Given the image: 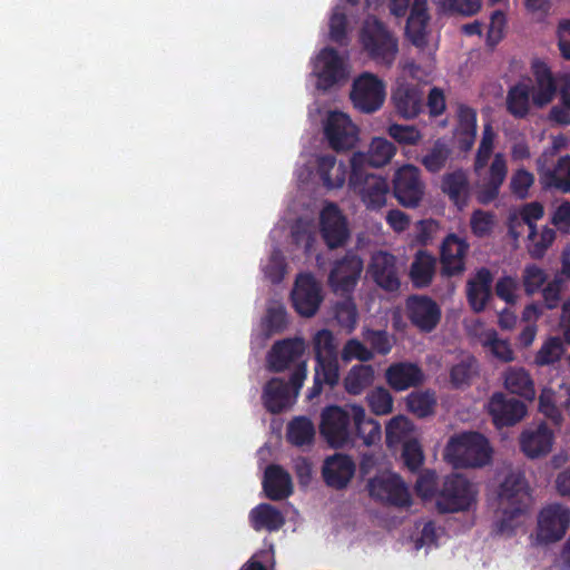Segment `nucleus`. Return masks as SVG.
<instances>
[{"label": "nucleus", "mask_w": 570, "mask_h": 570, "mask_svg": "<svg viewBox=\"0 0 570 570\" xmlns=\"http://www.w3.org/2000/svg\"><path fill=\"white\" fill-rule=\"evenodd\" d=\"M444 458L455 469L483 466L491 459V448L481 433L463 432L449 440Z\"/></svg>", "instance_id": "1"}, {"label": "nucleus", "mask_w": 570, "mask_h": 570, "mask_svg": "<svg viewBox=\"0 0 570 570\" xmlns=\"http://www.w3.org/2000/svg\"><path fill=\"white\" fill-rule=\"evenodd\" d=\"M360 42L376 65L393 66L399 53V40L384 22L377 18L367 19L360 31Z\"/></svg>", "instance_id": "2"}, {"label": "nucleus", "mask_w": 570, "mask_h": 570, "mask_svg": "<svg viewBox=\"0 0 570 570\" xmlns=\"http://www.w3.org/2000/svg\"><path fill=\"white\" fill-rule=\"evenodd\" d=\"M531 503L529 484L521 473H509L500 485L499 505L503 513L500 529L508 527L514 518L524 514Z\"/></svg>", "instance_id": "3"}, {"label": "nucleus", "mask_w": 570, "mask_h": 570, "mask_svg": "<svg viewBox=\"0 0 570 570\" xmlns=\"http://www.w3.org/2000/svg\"><path fill=\"white\" fill-rule=\"evenodd\" d=\"M348 186L366 209L377 212L386 205L391 186L387 178L368 170L351 168Z\"/></svg>", "instance_id": "4"}, {"label": "nucleus", "mask_w": 570, "mask_h": 570, "mask_svg": "<svg viewBox=\"0 0 570 570\" xmlns=\"http://www.w3.org/2000/svg\"><path fill=\"white\" fill-rule=\"evenodd\" d=\"M476 490L473 484L459 473L446 475L438 492L436 508L442 513L469 510L475 501Z\"/></svg>", "instance_id": "5"}, {"label": "nucleus", "mask_w": 570, "mask_h": 570, "mask_svg": "<svg viewBox=\"0 0 570 570\" xmlns=\"http://www.w3.org/2000/svg\"><path fill=\"white\" fill-rule=\"evenodd\" d=\"M320 432L333 449L350 445L353 442V411L338 405L326 406L321 414Z\"/></svg>", "instance_id": "6"}, {"label": "nucleus", "mask_w": 570, "mask_h": 570, "mask_svg": "<svg viewBox=\"0 0 570 570\" xmlns=\"http://www.w3.org/2000/svg\"><path fill=\"white\" fill-rule=\"evenodd\" d=\"M385 85L377 76L363 72L352 85L351 100L354 107L363 114L377 111L385 100Z\"/></svg>", "instance_id": "7"}, {"label": "nucleus", "mask_w": 570, "mask_h": 570, "mask_svg": "<svg viewBox=\"0 0 570 570\" xmlns=\"http://www.w3.org/2000/svg\"><path fill=\"white\" fill-rule=\"evenodd\" d=\"M392 193L401 206L416 208L425 193L420 169L414 165H404L399 168L393 177Z\"/></svg>", "instance_id": "8"}, {"label": "nucleus", "mask_w": 570, "mask_h": 570, "mask_svg": "<svg viewBox=\"0 0 570 570\" xmlns=\"http://www.w3.org/2000/svg\"><path fill=\"white\" fill-rule=\"evenodd\" d=\"M320 233L330 249L343 247L350 239L347 219L335 203H328L321 210Z\"/></svg>", "instance_id": "9"}, {"label": "nucleus", "mask_w": 570, "mask_h": 570, "mask_svg": "<svg viewBox=\"0 0 570 570\" xmlns=\"http://www.w3.org/2000/svg\"><path fill=\"white\" fill-rule=\"evenodd\" d=\"M405 309L410 323L422 333L433 332L442 317L439 304L426 295H410L405 301Z\"/></svg>", "instance_id": "10"}, {"label": "nucleus", "mask_w": 570, "mask_h": 570, "mask_svg": "<svg viewBox=\"0 0 570 570\" xmlns=\"http://www.w3.org/2000/svg\"><path fill=\"white\" fill-rule=\"evenodd\" d=\"M363 259L353 250L346 252L335 261L330 275L328 283L335 293L342 295L352 294L363 272Z\"/></svg>", "instance_id": "11"}, {"label": "nucleus", "mask_w": 570, "mask_h": 570, "mask_svg": "<svg viewBox=\"0 0 570 570\" xmlns=\"http://www.w3.org/2000/svg\"><path fill=\"white\" fill-rule=\"evenodd\" d=\"M328 145L335 151L352 149L358 140V129L351 118L342 111L328 114L324 127Z\"/></svg>", "instance_id": "12"}, {"label": "nucleus", "mask_w": 570, "mask_h": 570, "mask_svg": "<svg viewBox=\"0 0 570 570\" xmlns=\"http://www.w3.org/2000/svg\"><path fill=\"white\" fill-rule=\"evenodd\" d=\"M554 443V433L546 421L528 425L520 434L519 445L522 453L529 459H539L548 455Z\"/></svg>", "instance_id": "13"}, {"label": "nucleus", "mask_w": 570, "mask_h": 570, "mask_svg": "<svg viewBox=\"0 0 570 570\" xmlns=\"http://www.w3.org/2000/svg\"><path fill=\"white\" fill-rule=\"evenodd\" d=\"M570 525V510L561 504H550L541 510L538 529L542 542L553 543L566 534Z\"/></svg>", "instance_id": "14"}, {"label": "nucleus", "mask_w": 570, "mask_h": 570, "mask_svg": "<svg viewBox=\"0 0 570 570\" xmlns=\"http://www.w3.org/2000/svg\"><path fill=\"white\" fill-rule=\"evenodd\" d=\"M533 85L530 87L531 101L534 107L543 108L551 104L558 92V81L551 68L542 60L531 63Z\"/></svg>", "instance_id": "15"}, {"label": "nucleus", "mask_w": 570, "mask_h": 570, "mask_svg": "<svg viewBox=\"0 0 570 570\" xmlns=\"http://www.w3.org/2000/svg\"><path fill=\"white\" fill-rule=\"evenodd\" d=\"M291 296L295 311L305 317L315 315L323 301L321 287L309 274L297 277Z\"/></svg>", "instance_id": "16"}, {"label": "nucleus", "mask_w": 570, "mask_h": 570, "mask_svg": "<svg viewBox=\"0 0 570 570\" xmlns=\"http://www.w3.org/2000/svg\"><path fill=\"white\" fill-rule=\"evenodd\" d=\"M370 495L396 507H409L411 494L399 475L375 476L367 483Z\"/></svg>", "instance_id": "17"}, {"label": "nucleus", "mask_w": 570, "mask_h": 570, "mask_svg": "<svg viewBox=\"0 0 570 570\" xmlns=\"http://www.w3.org/2000/svg\"><path fill=\"white\" fill-rule=\"evenodd\" d=\"M306 344L302 337L284 338L273 344L267 354V368L271 372L279 373L287 370L292 364L299 363Z\"/></svg>", "instance_id": "18"}, {"label": "nucleus", "mask_w": 570, "mask_h": 570, "mask_svg": "<svg viewBox=\"0 0 570 570\" xmlns=\"http://www.w3.org/2000/svg\"><path fill=\"white\" fill-rule=\"evenodd\" d=\"M488 409L498 429L515 425L528 412L527 405L522 401L507 397L500 392L491 396Z\"/></svg>", "instance_id": "19"}, {"label": "nucleus", "mask_w": 570, "mask_h": 570, "mask_svg": "<svg viewBox=\"0 0 570 570\" xmlns=\"http://www.w3.org/2000/svg\"><path fill=\"white\" fill-rule=\"evenodd\" d=\"M355 473V463L347 454L335 453L327 456L322 465L324 483L334 490L347 488Z\"/></svg>", "instance_id": "20"}, {"label": "nucleus", "mask_w": 570, "mask_h": 570, "mask_svg": "<svg viewBox=\"0 0 570 570\" xmlns=\"http://www.w3.org/2000/svg\"><path fill=\"white\" fill-rule=\"evenodd\" d=\"M469 244L455 234H449L441 245V273L452 277L462 274L465 269V255Z\"/></svg>", "instance_id": "21"}, {"label": "nucleus", "mask_w": 570, "mask_h": 570, "mask_svg": "<svg viewBox=\"0 0 570 570\" xmlns=\"http://www.w3.org/2000/svg\"><path fill=\"white\" fill-rule=\"evenodd\" d=\"M396 148L393 142L383 137L372 139L367 153L356 151L351 157V168L368 170L370 167L379 168L392 159Z\"/></svg>", "instance_id": "22"}, {"label": "nucleus", "mask_w": 570, "mask_h": 570, "mask_svg": "<svg viewBox=\"0 0 570 570\" xmlns=\"http://www.w3.org/2000/svg\"><path fill=\"white\" fill-rule=\"evenodd\" d=\"M368 273L373 281L387 292L400 289L401 282L397 275L396 258L387 252H377L372 255Z\"/></svg>", "instance_id": "23"}, {"label": "nucleus", "mask_w": 570, "mask_h": 570, "mask_svg": "<svg viewBox=\"0 0 570 570\" xmlns=\"http://www.w3.org/2000/svg\"><path fill=\"white\" fill-rule=\"evenodd\" d=\"M391 100L396 114L404 119L416 118L424 108L423 90L413 83H401L392 92Z\"/></svg>", "instance_id": "24"}, {"label": "nucleus", "mask_w": 570, "mask_h": 570, "mask_svg": "<svg viewBox=\"0 0 570 570\" xmlns=\"http://www.w3.org/2000/svg\"><path fill=\"white\" fill-rule=\"evenodd\" d=\"M539 180L544 190H558L570 194V155L561 156L553 168H548L544 161L537 160Z\"/></svg>", "instance_id": "25"}, {"label": "nucleus", "mask_w": 570, "mask_h": 570, "mask_svg": "<svg viewBox=\"0 0 570 570\" xmlns=\"http://www.w3.org/2000/svg\"><path fill=\"white\" fill-rule=\"evenodd\" d=\"M385 377L387 384L394 391L400 392L421 385L424 381V373L415 363L397 362L386 368Z\"/></svg>", "instance_id": "26"}, {"label": "nucleus", "mask_w": 570, "mask_h": 570, "mask_svg": "<svg viewBox=\"0 0 570 570\" xmlns=\"http://www.w3.org/2000/svg\"><path fill=\"white\" fill-rule=\"evenodd\" d=\"M317 77L325 89L333 87L344 79L345 70L342 58L336 49L326 47L317 56Z\"/></svg>", "instance_id": "27"}, {"label": "nucleus", "mask_w": 570, "mask_h": 570, "mask_svg": "<svg viewBox=\"0 0 570 570\" xmlns=\"http://www.w3.org/2000/svg\"><path fill=\"white\" fill-rule=\"evenodd\" d=\"M492 273L487 267L479 268L475 276L468 281L466 297L473 312L481 313L485 309L487 304L492 296Z\"/></svg>", "instance_id": "28"}, {"label": "nucleus", "mask_w": 570, "mask_h": 570, "mask_svg": "<svg viewBox=\"0 0 570 570\" xmlns=\"http://www.w3.org/2000/svg\"><path fill=\"white\" fill-rule=\"evenodd\" d=\"M263 490L273 501L287 499L293 493V482L289 473L278 464H271L265 469Z\"/></svg>", "instance_id": "29"}, {"label": "nucleus", "mask_w": 570, "mask_h": 570, "mask_svg": "<svg viewBox=\"0 0 570 570\" xmlns=\"http://www.w3.org/2000/svg\"><path fill=\"white\" fill-rule=\"evenodd\" d=\"M353 411V442L350 445H355L361 441L364 445L371 446L381 440V425L371 417H366L365 411L362 406H352Z\"/></svg>", "instance_id": "30"}, {"label": "nucleus", "mask_w": 570, "mask_h": 570, "mask_svg": "<svg viewBox=\"0 0 570 570\" xmlns=\"http://www.w3.org/2000/svg\"><path fill=\"white\" fill-rule=\"evenodd\" d=\"M441 190L455 206L464 207L470 197L468 173L461 168L445 173L441 179Z\"/></svg>", "instance_id": "31"}, {"label": "nucleus", "mask_w": 570, "mask_h": 570, "mask_svg": "<svg viewBox=\"0 0 570 570\" xmlns=\"http://www.w3.org/2000/svg\"><path fill=\"white\" fill-rule=\"evenodd\" d=\"M429 20L428 0H414L405 27L406 36L414 46L423 47L426 43Z\"/></svg>", "instance_id": "32"}, {"label": "nucleus", "mask_w": 570, "mask_h": 570, "mask_svg": "<svg viewBox=\"0 0 570 570\" xmlns=\"http://www.w3.org/2000/svg\"><path fill=\"white\" fill-rule=\"evenodd\" d=\"M289 386L281 377H272L263 389L262 401L267 412L278 414L291 404Z\"/></svg>", "instance_id": "33"}, {"label": "nucleus", "mask_w": 570, "mask_h": 570, "mask_svg": "<svg viewBox=\"0 0 570 570\" xmlns=\"http://www.w3.org/2000/svg\"><path fill=\"white\" fill-rule=\"evenodd\" d=\"M436 259L428 250L420 249L410 266V279L415 288H425L433 282Z\"/></svg>", "instance_id": "34"}, {"label": "nucleus", "mask_w": 570, "mask_h": 570, "mask_svg": "<svg viewBox=\"0 0 570 570\" xmlns=\"http://www.w3.org/2000/svg\"><path fill=\"white\" fill-rule=\"evenodd\" d=\"M476 111L464 104L458 106V129L456 138L461 150L468 151L472 148L476 137Z\"/></svg>", "instance_id": "35"}, {"label": "nucleus", "mask_w": 570, "mask_h": 570, "mask_svg": "<svg viewBox=\"0 0 570 570\" xmlns=\"http://www.w3.org/2000/svg\"><path fill=\"white\" fill-rule=\"evenodd\" d=\"M317 174L327 189H335L344 185L347 169L334 155H322L317 158Z\"/></svg>", "instance_id": "36"}, {"label": "nucleus", "mask_w": 570, "mask_h": 570, "mask_svg": "<svg viewBox=\"0 0 570 570\" xmlns=\"http://www.w3.org/2000/svg\"><path fill=\"white\" fill-rule=\"evenodd\" d=\"M375 380L374 367L370 364L353 365L343 379V387L350 395H361Z\"/></svg>", "instance_id": "37"}, {"label": "nucleus", "mask_w": 570, "mask_h": 570, "mask_svg": "<svg viewBox=\"0 0 570 570\" xmlns=\"http://www.w3.org/2000/svg\"><path fill=\"white\" fill-rule=\"evenodd\" d=\"M504 386L511 393L533 401L535 397L534 382L523 367H509L504 372Z\"/></svg>", "instance_id": "38"}, {"label": "nucleus", "mask_w": 570, "mask_h": 570, "mask_svg": "<svg viewBox=\"0 0 570 570\" xmlns=\"http://www.w3.org/2000/svg\"><path fill=\"white\" fill-rule=\"evenodd\" d=\"M249 518L252 525L256 531H261L262 529L277 531L285 523L282 512L268 503H261L255 507L250 511Z\"/></svg>", "instance_id": "39"}, {"label": "nucleus", "mask_w": 570, "mask_h": 570, "mask_svg": "<svg viewBox=\"0 0 570 570\" xmlns=\"http://www.w3.org/2000/svg\"><path fill=\"white\" fill-rule=\"evenodd\" d=\"M530 87L518 82L510 87L507 94L505 106L508 112L517 119H523L530 111Z\"/></svg>", "instance_id": "40"}, {"label": "nucleus", "mask_w": 570, "mask_h": 570, "mask_svg": "<svg viewBox=\"0 0 570 570\" xmlns=\"http://www.w3.org/2000/svg\"><path fill=\"white\" fill-rule=\"evenodd\" d=\"M315 435L312 421L305 416L292 420L287 428V440L296 446L309 444Z\"/></svg>", "instance_id": "41"}, {"label": "nucleus", "mask_w": 570, "mask_h": 570, "mask_svg": "<svg viewBox=\"0 0 570 570\" xmlns=\"http://www.w3.org/2000/svg\"><path fill=\"white\" fill-rule=\"evenodd\" d=\"M314 376L325 382L330 387H334L340 382L338 356L316 357Z\"/></svg>", "instance_id": "42"}, {"label": "nucleus", "mask_w": 570, "mask_h": 570, "mask_svg": "<svg viewBox=\"0 0 570 570\" xmlns=\"http://www.w3.org/2000/svg\"><path fill=\"white\" fill-rule=\"evenodd\" d=\"M346 295V297L335 304L334 314L338 325L351 333L355 330L358 314L354 299L350 294Z\"/></svg>", "instance_id": "43"}, {"label": "nucleus", "mask_w": 570, "mask_h": 570, "mask_svg": "<svg viewBox=\"0 0 570 570\" xmlns=\"http://www.w3.org/2000/svg\"><path fill=\"white\" fill-rule=\"evenodd\" d=\"M436 404L434 392H413L407 396V409L419 417H426Z\"/></svg>", "instance_id": "44"}, {"label": "nucleus", "mask_w": 570, "mask_h": 570, "mask_svg": "<svg viewBox=\"0 0 570 570\" xmlns=\"http://www.w3.org/2000/svg\"><path fill=\"white\" fill-rule=\"evenodd\" d=\"M362 336L370 344L371 351L375 354L385 356L393 348V337L384 330L365 328Z\"/></svg>", "instance_id": "45"}, {"label": "nucleus", "mask_w": 570, "mask_h": 570, "mask_svg": "<svg viewBox=\"0 0 570 570\" xmlns=\"http://www.w3.org/2000/svg\"><path fill=\"white\" fill-rule=\"evenodd\" d=\"M340 357L343 363L347 364L354 360L360 361V364L370 362L374 358V353L360 340L350 338L343 345Z\"/></svg>", "instance_id": "46"}, {"label": "nucleus", "mask_w": 570, "mask_h": 570, "mask_svg": "<svg viewBox=\"0 0 570 570\" xmlns=\"http://www.w3.org/2000/svg\"><path fill=\"white\" fill-rule=\"evenodd\" d=\"M312 343L314 358L338 356L336 338L330 330L322 328L317 331Z\"/></svg>", "instance_id": "47"}, {"label": "nucleus", "mask_w": 570, "mask_h": 570, "mask_svg": "<svg viewBox=\"0 0 570 570\" xmlns=\"http://www.w3.org/2000/svg\"><path fill=\"white\" fill-rule=\"evenodd\" d=\"M564 353L563 343L560 337H549L537 352L534 362L539 366L550 365L558 362Z\"/></svg>", "instance_id": "48"}, {"label": "nucleus", "mask_w": 570, "mask_h": 570, "mask_svg": "<svg viewBox=\"0 0 570 570\" xmlns=\"http://www.w3.org/2000/svg\"><path fill=\"white\" fill-rule=\"evenodd\" d=\"M450 154L449 147L439 139L431 150L423 156L422 165L432 174L439 173L446 165Z\"/></svg>", "instance_id": "49"}, {"label": "nucleus", "mask_w": 570, "mask_h": 570, "mask_svg": "<svg viewBox=\"0 0 570 570\" xmlns=\"http://www.w3.org/2000/svg\"><path fill=\"white\" fill-rule=\"evenodd\" d=\"M389 136L397 144L404 146H415L422 139V134L414 125L392 124L387 128Z\"/></svg>", "instance_id": "50"}, {"label": "nucleus", "mask_w": 570, "mask_h": 570, "mask_svg": "<svg viewBox=\"0 0 570 570\" xmlns=\"http://www.w3.org/2000/svg\"><path fill=\"white\" fill-rule=\"evenodd\" d=\"M556 236L557 234L554 229L548 226L543 227L540 235L537 234L533 239H529V255L534 259L542 258L548 248L553 244Z\"/></svg>", "instance_id": "51"}, {"label": "nucleus", "mask_w": 570, "mask_h": 570, "mask_svg": "<svg viewBox=\"0 0 570 570\" xmlns=\"http://www.w3.org/2000/svg\"><path fill=\"white\" fill-rule=\"evenodd\" d=\"M544 269L535 264L527 265L522 274V283L527 295L531 296L537 293L547 281Z\"/></svg>", "instance_id": "52"}, {"label": "nucleus", "mask_w": 570, "mask_h": 570, "mask_svg": "<svg viewBox=\"0 0 570 570\" xmlns=\"http://www.w3.org/2000/svg\"><path fill=\"white\" fill-rule=\"evenodd\" d=\"M538 411L546 420H548L553 426L560 429L568 415L562 409H560L554 402L550 401L549 395L540 393Z\"/></svg>", "instance_id": "53"}, {"label": "nucleus", "mask_w": 570, "mask_h": 570, "mask_svg": "<svg viewBox=\"0 0 570 570\" xmlns=\"http://www.w3.org/2000/svg\"><path fill=\"white\" fill-rule=\"evenodd\" d=\"M494 226V214L482 209H475L471 214L470 227L474 236L485 237L491 234Z\"/></svg>", "instance_id": "54"}, {"label": "nucleus", "mask_w": 570, "mask_h": 570, "mask_svg": "<svg viewBox=\"0 0 570 570\" xmlns=\"http://www.w3.org/2000/svg\"><path fill=\"white\" fill-rule=\"evenodd\" d=\"M367 402L371 410L377 415H385L392 412L393 397L385 387H376L367 394Z\"/></svg>", "instance_id": "55"}, {"label": "nucleus", "mask_w": 570, "mask_h": 570, "mask_svg": "<svg viewBox=\"0 0 570 570\" xmlns=\"http://www.w3.org/2000/svg\"><path fill=\"white\" fill-rule=\"evenodd\" d=\"M495 134L490 124L485 125L482 132V138L475 156V168L484 167L493 151Z\"/></svg>", "instance_id": "56"}, {"label": "nucleus", "mask_w": 570, "mask_h": 570, "mask_svg": "<svg viewBox=\"0 0 570 570\" xmlns=\"http://www.w3.org/2000/svg\"><path fill=\"white\" fill-rule=\"evenodd\" d=\"M534 183V176L524 168L518 169L511 177V193L519 199H525L529 196V189Z\"/></svg>", "instance_id": "57"}, {"label": "nucleus", "mask_w": 570, "mask_h": 570, "mask_svg": "<svg viewBox=\"0 0 570 570\" xmlns=\"http://www.w3.org/2000/svg\"><path fill=\"white\" fill-rule=\"evenodd\" d=\"M544 215L543 205L539 202L528 203L520 209V216L524 224L529 227L528 239H533L537 235L535 222Z\"/></svg>", "instance_id": "58"}, {"label": "nucleus", "mask_w": 570, "mask_h": 570, "mask_svg": "<svg viewBox=\"0 0 570 570\" xmlns=\"http://www.w3.org/2000/svg\"><path fill=\"white\" fill-rule=\"evenodd\" d=\"M264 326L271 334L282 333L287 326V314L283 306H272L267 309Z\"/></svg>", "instance_id": "59"}, {"label": "nucleus", "mask_w": 570, "mask_h": 570, "mask_svg": "<svg viewBox=\"0 0 570 570\" xmlns=\"http://www.w3.org/2000/svg\"><path fill=\"white\" fill-rule=\"evenodd\" d=\"M402 458L409 470L416 471L421 468L424 461V455L417 440L411 439L404 442Z\"/></svg>", "instance_id": "60"}, {"label": "nucleus", "mask_w": 570, "mask_h": 570, "mask_svg": "<svg viewBox=\"0 0 570 570\" xmlns=\"http://www.w3.org/2000/svg\"><path fill=\"white\" fill-rule=\"evenodd\" d=\"M415 492L423 499L438 497V475L432 470H425L416 480Z\"/></svg>", "instance_id": "61"}, {"label": "nucleus", "mask_w": 570, "mask_h": 570, "mask_svg": "<svg viewBox=\"0 0 570 570\" xmlns=\"http://www.w3.org/2000/svg\"><path fill=\"white\" fill-rule=\"evenodd\" d=\"M519 288L518 279L512 276H502L497 281L494 291L495 295L504 301L507 304H515L517 295L515 292Z\"/></svg>", "instance_id": "62"}, {"label": "nucleus", "mask_w": 570, "mask_h": 570, "mask_svg": "<svg viewBox=\"0 0 570 570\" xmlns=\"http://www.w3.org/2000/svg\"><path fill=\"white\" fill-rule=\"evenodd\" d=\"M475 370L476 365L474 360L462 361L455 364L450 372L452 384L456 387L468 384L475 373Z\"/></svg>", "instance_id": "63"}, {"label": "nucleus", "mask_w": 570, "mask_h": 570, "mask_svg": "<svg viewBox=\"0 0 570 570\" xmlns=\"http://www.w3.org/2000/svg\"><path fill=\"white\" fill-rule=\"evenodd\" d=\"M542 394H547L550 401L554 402L560 409H562L568 415L570 414V383L562 382L557 389L544 387L541 391Z\"/></svg>", "instance_id": "64"}]
</instances>
